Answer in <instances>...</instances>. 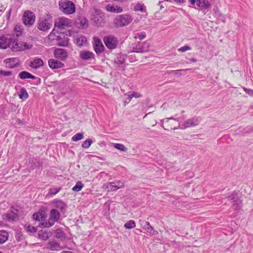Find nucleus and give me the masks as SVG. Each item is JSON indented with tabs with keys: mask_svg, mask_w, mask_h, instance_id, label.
Wrapping results in <instances>:
<instances>
[{
	"mask_svg": "<svg viewBox=\"0 0 253 253\" xmlns=\"http://www.w3.org/2000/svg\"><path fill=\"white\" fill-rule=\"evenodd\" d=\"M94 24L97 27H102L105 24V16L101 10L95 6L89 10Z\"/></svg>",
	"mask_w": 253,
	"mask_h": 253,
	"instance_id": "obj_1",
	"label": "nucleus"
},
{
	"mask_svg": "<svg viewBox=\"0 0 253 253\" xmlns=\"http://www.w3.org/2000/svg\"><path fill=\"white\" fill-rule=\"evenodd\" d=\"M59 10L66 15L75 13L76 7L75 4L69 0H61L58 2Z\"/></svg>",
	"mask_w": 253,
	"mask_h": 253,
	"instance_id": "obj_2",
	"label": "nucleus"
},
{
	"mask_svg": "<svg viewBox=\"0 0 253 253\" xmlns=\"http://www.w3.org/2000/svg\"><path fill=\"white\" fill-rule=\"evenodd\" d=\"M60 217L59 211L55 209L51 210L49 213V218L47 220L41 223V225L44 228H49L57 222Z\"/></svg>",
	"mask_w": 253,
	"mask_h": 253,
	"instance_id": "obj_3",
	"label": "nucleus"
},
{
	"mask_svg": "<svg viewBox=\"0 0 253 253\" xmlns=\"http://www.w3.org/2000/svg\"><path fill=\"white\" fill-rule=\"evenodd\" d=\"M132 18L128 14H122L117 16L113 20V25L116 28L127 26L132 21Z\"/></svg>",
	"mask_w": 253,
	"mask_h": 253,
	"instance_id": "obj_4",
	"label": "nucleus"
},
{
	"mask_svg": "<svg viewBox=\"0 0 253 253\" xmlns=\"http://www.w3.org/2000/svg\"><path fill=\"white\" fill-rule=\"evenodd\" d=\"M32 44H27L26 42H18L16 40L12 39L11 43H10V48L13 51H19L25 49L31 48Z\"/></svg>",
	"mask_w": 253,
	"mask_h": 253,
	"instance_id": "obj_5",
	"label": "nucleus"
},
{
	"mask_svg": "<svg viewBox=\"0 0 253 253\" xmlns=\"http://www.w3.org/2000/svg\"><path fill=\"white\" fill-rule=\"evenodd\" d=\"M124 187V184L120 180L109 182L102 186V189L108 191H114Z\"/></svg>",
	"mask_w": 253,
	"mask_h": 253,
	"instance_id": "obj_6",
	"label": "nucleus"
},
{
	"mask_svg": "<svg viewBox=\"0 0 253 253\" xmlns=\"http://www.w3.org/2000/svg\"><path fill=\"white\" fill-rule=\"evenodd\" d=\"M103 40L106 46L109 49H115L119 42L118 39L112 35L104 37Z\"/></svg>",
	"mask_w": 253,
	"mask_h": 253,
	"instance_id": "obj_7",
	"label": "nucleus"
},
{
	"mask_svg": "<svg viewBox=\"0 0 253 253\" xmlns=\"http://www.w3.org/2000/svg\"><path fill=\"white\" fill-rule=\"evenodd\" d=\"M54 25L58 29H66L71 26L72 21L66 17H61L56 20Z\"/></svg>",
	"mask_w": 253,
	"mask_h": 253,
	"instance_id": "obj_8",
	"label": "nucleus"
},
{
	"mask_svg": "<svg viewBox=\"0 0 253 253\" xmlns=\"http://www.w3.org/2000/svg\"><path fill=\"white\" fill-rule=\"evenodd\" d=\"M22 19L23 23L26 26L29 27L34 23L35 21V16L32 11L27 10L24 12Z\"/></svg>",
	"mask_w": 253,
	"mask_h": 253,
	"instance_id": "obj_9",
	"label": "nucleus"
},
{
	"mask_svg": "<svg viewBox=\"0 0 253 253\" xmlns=\"http://www.w3.org/2000/svg\"><path fill=\"white\" fill-rule=\"evenodd\" d=\"M48 38L51 41H58L57 44L60 46H66L69 43L68 39H67L62 40V37L60 35H55L52 32L48 35Z\"/></svg>",
	"mask_w": 253,
	"mask_h": 253,
	"instance_id": "obj_10",
	"label": "nucleus"
},
{
	"mask_svg": "<svg viewBox=\"0 0 253 253\" xmlns=\"http://www.w3.org/2000/svg\"><path fill=\"white\" fill-rule=\"evenodd\" d=\"M227 198L229 201L233 203L232 206L235 210H237L241 207L242 202L238 198L236 193H232L230 196L228 197Z\"/></svg>",
	"mask_w": 253,
	"mask_h": 253,
	"instance_id": "obj_11",
	"label": "nucleus"
},
{
	"mask_svg": "<svg viewBox=\"0 0 253 253\" xmlns=\"http://www.w3.org/2000/svg\"><path fill=\"white\" fill-rule=\"evenodd\" d=\"M141 227L147 233L152 234L153 235H158V232L154 230V228L150 225L148 221H144L140 220Z\"/></svg>",
	"mask_w": 253,
	"mask_h": 253,
	"instance_id": "obj_12",
	"label": "nucleus"
},
{
	"mask_svg": "<svg viewBox=\"0 0 253 253\" xmlns=\"http://www.w3.org/2000/svg\"><path fill=\"white\" fill-rule=\"evenodd\" d=\"M93 47L97 54H100L103 52L105 48L101 41L97 37L94 38Z\"/></svg>",
	"mask_w": 253,
	"mask_h": 253,
	"instance_id": "obj_13",
	"label": "nucleus"
},
{
	"mask_svg": "<svg viewBox=\"0 0 253 253\" xmlns=\"http://www.w3.org/2000/svg\"><path fill=\"white\" fill-rule=\"evenodd\" d=\"M54 55L56 58L61 60H65L68 57L67 52L62 48H56L54 50Z\"/></svg>",
	"mask_w": 253,
	"mask_h": 253,
	"instance_id": "obj_14",
	"label": "nucleus"
},
{
	"mask_svg": "<svg viewBox=\"0 0 253 253\" xmlns=\"http://www.w3.org/2000/svg\"><path fill=\"white\" fill-rule=\"evenodd\" d=\"M18 213L17 211L16 212L14 211H11L2 215V218L4 220H6L8 221H15L18 219Z\"/></svg>",
	"mask_w": 253,
	"mask_h": 253,
	"instance_id": "obj_15",
	"label": "nucleus"
},
{
	"mask_svg": "<svg viewBox=\"0 0 253 253\" xmlns=\"http://www.w3.org/2000/svg\"><path fill=\"white\" fill-rule=\"evenodd\" d=\"M199 123V120L197 118H192L188 119L185 121L182 124V128H186L188 127L195 126H197Z\"/></svg>",
	"mask_w": 253,
	"mask_h": 253,
	"instance_id": "obj_16",
	"label": "nucleus"
},
{
	"mask_svg": "<svg viewBox=\"0 0 253 253\" xmlns=\"http://www.w3.org/2000/svg\"><path fill=\"white\" fill-rule=\"evenodd\" d=\"M51 27V24L48 20L44 19H40L39 21L38 28L42 31H47Z\"/></svg>",
	"mask_w": 253,
	"mask_h": 253,
	"instance_id": "obj_17",
	"label": "nucleus"
},
{
	"mask_svg": "<svg viewBox=\"0 0 253 253\" xmlns=\"http://www.w3.org/2000/svg\"><path fill=\"white\" fill-rule=\"evenodd\" d=\"M80 57L83 60H90L94 58V54L90 51L83 50L80 52Z\"/></svg>",
	"mask_w": 253,
	"mask_h": 253,
	"instance_id": "obj_18",
	"label": "nucleus"
},
{
	"mask_svg": "<svg viewBox=\"0 0 253 253\" xmlns=\"http://www.w3.org/2000/svg\"><path fill=\"white\" fill-rule=\"evenodd\" d=\"M150 44L147 42H143L141 47L136 46V47L133 48L132 51L134 52L142 53L148 52L149 50Z\"/></svg>",
	"mask_w": 253,
	"mask_h": 253,
	"instance_id": "obj_19",
	"label": "nucleus"
},
{
	"mask_svg": "<svg viewBox=\"0 0 253 253\" xmlns=\"http://www.w3.org/2000/svg\"><path fill=\"white\" fill-rule=\"evenodd\" d=\"M12 38H7L4 36L0 37V47L2 49H6L7 47H10V43L12 42Z\"/></svg>",
	"mask_w": 253,
	"mask_h": 253,
	"instance_id": "obj_20",
	"label": "nucleus"
},
{
	"mask_svg": "<svg viewBox=\"0 0 253 253\" xmlns=\"http://www.w3.org/2000/svg\"><path fill=\"white\" fill-rule=\"evenodd\" d=\"M48 65L51 68L54 69L61 68L64 66V64L61 61L54 59H50L48 60Z\"/></svg>",
	"mask_w": 253,
	"mask_h": 253,
	"instance_id": "obj_21",
	"label": "nucleus"
},
{
	"mask_svg": "<svg viewBox=\"0 0 253 253\" xmlns=\"http://www.w3.org/2000/svg\"><path fill=\"white\" fill-rule=\"evenodd\" d=\"M53 206L59 209L61 211L65 210L67 205L60 200H54L52 201Z\"/></svg>",
	"mask_w": 253,
	"mask_h": 253,
	"instance_id": "obj_22",
	"label": "nucleus"
},
{
	"mask_svg": "<svg viewBox=\"0 0 253 253\" xmlns=\"http://www.w3.org/2000/svg\"><path fill=\"white\" fill-rule=\"evenodd\" d=\"M46 248L50 251H55L60 250V246L59 243L55 241H50L46 245Z\"/></svg>",
	"mask_w": 253,
	"mask_h": 253,
	"instance_id": "obj_23",
	"label": "nucleus"
},
{
	"mask_svg": "<svg viewBox=\"0 0 253 253\" xmlns=\"http://www.w3.org/2000/svg\"><path fill=\"white\" fill-rule=\"evenodd\" d=\"M19 59L17 58H8L4 60L5 63L10 68H13L19 64Z\"/></svg>",
	"mask_w": 253,
	"mask_h": 253,
	"instance_id": "obj_24",
	"label": "nucleus"
},
{
	"mask_svg": "<svg viewBox=\"0 0 253 253\" xmlns=\"http://www.w3.org/2000/svg\"><path fill=\"white\" fill-rule=\"evenodd\" d=\"M105 9L109 12L113 13H121L123 11V8L120 6H114L110 4H108L106 6Z\"/></svg>",
	"mask_w": 253,
	"mask_h": 253,
	"instance_id": "obj_25",
	"label": "nucleus"
},
{
	"mask_svg": "<svg viewBox=\"0 0 253 253\" xmlns=\"http://www.w3.org/2000/svg\"><path fill=\"white\" fill-rule=\"evenodd\" d=\"M43 64L44 63L42 59L40 58H36L31 62L30 66L33 68L38 69L43 66Z\"/></svg>",
	"mask_w": 253,
	"mask_h": 253,
	"instance_id": "obj_26",
	"label": "nucleus"
},
{
	"mask_svg": "<svg viewBox=\"0 0 253 253\" xmlns=\"http://www.w3.org/2000/svg\"><path fill=\"white\" fill-rule=\"evenodd\" d=\"M126 60V56L122 53H119L116 55V57L114 59V62L115 63L119 65L123 64Z\"/></svg>",
	"mask_w": 253,
	"mask_h": 253,
	"instance_id": "obj_27",
	"label": "nucleus"
},
{
	"mask_svg": "<svg viewBox=\"0 0 253 253\" xmlns=\"http://www.w3.org/2000/svg\"><path fill=\"white\" fill-rule=\"evenodd\" d=\"M170 120H172V122L171 123H170V125L171 126H173V124L174 123H176V120L174 119L173 117L168 118L165 119L163 120H162V121L163 123L165 122V123H169L170 122ZM163 126V128H164L166 130H169V129H176L177 128L175 126H173V127H172V126H171L169 127L168 126H167L166 128H165L164 127V126Z\"/></svg>",
	"mask_w": 253,
	"mask_h": 253,
	"instance_id": "obj_28",
	"label": "nucleus"
},
{
	"mask_svg": "<svg viewBox=\"0 0 253 253\" xmlns=\"http://www.w3.org/2000/svg\"><path fill=\"white\" fill-rule=\"evenodd\" d=\"M197 4L203 9H208L211 7V4L208 0H198Z\"/></svg>",
	"mask_w": 253,
	"mask_h": 253,
	"instance_id": "obj_29",
	"label": "nucleus"
},
{
	"mask_svg": "<svg viewBox=\"0 0 253 253\" xmlns=\"http://www.w3.org/2000/svg\"><path fill=\"white\" fill-rule=\"evenodd\" d=\"M18 76L21 79H31L34 80L36 77L26 71H22L19 73Z\"/></svg>",
	"mask_w": 253,
	"mask_h": 253,
	"instance_id": "obj_30",
	"label": "nucleus"
},
{
	"mask_svg": "<svg viewBox=\"0 0 253 253\" xmlns=\"http://www.w3.org/2000/svg\"><path fill=\"white\" fill-rule=\"evenodd\" d=\"M86 40L84 36H78L75 39V42L78 46H83L86 42Z\"/></svg>",
	"mask_w": 253,
	"mask_h": 253,
	"instance_id": "obj_31",
	"label": "nucleus"
},
{
	"mask_svg": "<svg viewBox=\"0 0 253 253\" xmlns=\"http://www.w3.org/2000/svg\"><path fill=\"white\" fill-rule=\"evenodd\" d=\"M9 237L8 232L5 230L0 231V245L4 243Z\"/></svg>",
	"mask_w": 253,
	"mask_h": 253,
	"instance_id": "obj_32",
	"label": "nucleus"
},
{
	"mask_svg": "<svg viewBox=\"0 0 253 253\" xmlns=\"http://www.w3.org/2000/svg\"><path fill=\"white\" fill-rule=\"evenodd\" d=\"M38 236L39 238L44 241L48 240L49 238V234L43 230H41L39 232Z\"/></svg>",
	"mask_w": 253,
	"mask_h": 253,
	"instance_id": "obj_33",
	"label": "nucleus"
},
{
	"mask_svg": "<svg viewBox=\"0 0 253 253\" xmlns=\"http://www.w3.org/2000/svg\"><path fill=\"white\" fill-rule=\"evenodd\" d=\"M19 97L21 99H26L29 97L28 93L24 87H22L20 89Z\"/></svg>",
	"mask_w": 253,
	"mask_h": 253,
	"instance_id": "obj_34",
	"label": "nucleus"
},
{
	"mask_svg": "<svg viewBox=\"0 0 253 253\" xmlns=\"http://www.w3.org/2000/svg\"><path fill=\"white\" fill-rule=\"evenodd\" d=\"M134 10L135 11L145 12L146 7L143 4L137 3L134 7Z\"/></svg>",
	"mask_w": 253,
	"mask_h": 253,
	"instance_id": "obj_35",
	"label": "nucleus"
},
{
	"mask_svg": "<svg viewBox=\"0 0 253 253\" xmlns=\"http://www.w3.org/2000/svg\"><path fill=\"white\" fill-rule=\"evenodd\" d=\"M61 190V187L52 188L49 190L47 196H53L58 193Z\"/></svg>",
	"mask_w": 253,
	"mask_h": 253,
	"instance_id": "obj_36",
	"label": "nucleus"
},
{
	"mask_svg": "<svg viewBox=\"0 0 253 253\" xmlns=\"http://www.w3.org/2000/svg\"><path fill=\"white\" fill-rule=\"evenodd\" d=\"M136 226L135 222L133 220H130L127 222H126L125 225L124 227L126 229H130L134 228Z\"/></svg>",
	"mask_w": 253,
	"mask_h": 253,
	"instance_id": "obj_37",
	"label": "nucleus"
},
{
	"mask_svg": "<svg viewBox=\"0 0 253 253\" xmlns=\"http://www.w3.org/2000/svg\"><path fill=\"white\" fill-rule=\"evenodd\" d=\"M22 28L19 26L16 25L14 28V36L15 35V37L18 38L22 35Z\"/></svg>",
	"mask_w": 253,
	"mask_h": 253,
	"instance_id": "obj_38",
	"label": "nucleus"
},
{
	"mask_svg": "<svg viewBox=\"0 0 253 253\" xmlns=\"http://www.w3.org/2000/svg\"><path fill=\"white\" fill-rule=\"evenodd\" d=\"M113 146L117 149H118L122 152H126L127 148L123 144L114 143Z\"/></svg>",
	"mask_w": 253,
	"mask_h": 253,
	"instance_id": "obj_39",
	"label": "nucleus"
},
{
	"mask_svg": "<svg viewBox=\"0 0 253 253\" xmlns=\"http://www.w3.org/2000/svg\"><path fill=\"white\" fill-rule=\"evenodd\" d=\"M84 184L81 181H78L76 185L73 187L72 190L75 192H79L82 190Z\"/></svg>",
	"mask_w": 253,
	"mask_h": 253,
	"instance_id": "obj_40",
	"label": "nucleus"
},
{
	"mask_svg": "<svg viewBox=\"0 0 253 253\" xmlns=\"http://www.w3.org/2000/svg\"><path fill=\"white\" fill-rule=\"evenodd\" d=\"M33 217L34 220L40 221L44 218V214L40 212H36L33 214Z\"/></svg>",
	"mask_w": 253,
	"mask_h": 253,
	"instance_id": "obj_41",
	"label": "nucleus"
},
{
	"mask_svg": "<svg viewBox=\"0 0 253 253\" xmlns=\"http://www.w3.org/2000/svg\"><path fill=\"white\" fill-rule=\"evenodd\" d=\"M84 138V133H78L74 135L72 137V140L73 141H78Z\"/></svg>",
	"mask_w": 253,
	"mask_h": 253,
	"instance_id": "obj_42",
	"label": "nucleus"
},
{
	"mask_svg": "<svg viewBox=\"0 0 253 253\" xmlns=\"http://www.w3.org/2000/svg\"><path fill=\"white\" fill-rule=\"evenodd\" d=\"M188 69H180V70H172L169 72V74H173L175 75H176L178 77L181 76L182 75V72H185L187 71Z\"/></svg>",
	"mask_w": 253,
	"mask_h": 253,
	"instance_id": "obj_43",
	"label": "nucleus"
},
{
	"mask_svg": "<svg viewBox=\"0 0 253 253\" xmlns=\"http://www.w3.org/2000/svg\"><path fill=\"white\" fill-rule=\"evenodd\" d=\"M92 143V141L90 139H88L84 141L82 145V146L85 149L88 148L91 144Z\"/></svg>",
	"mask_w": 253,
	"mask_h": 253,
	"instance_id": "obj_44",
	"label": "nucleus"
},
{
	"mask_svg": "<svg viewBox=\"0 0 253 253\" xmlns=\"http://www.w3.org/2000/svg\"><path fill=\"white\" fill-rule=\"evenodd\" d=\"M124 96L125 97L124 104L125 106H126L131 101L132 98L130 96L129 94L125 93Z\"/></svg>",
	"mask_w": 253,
	"mask_h": 253,
	"instance_id": "obj_45",
	"label": "nucleus"
},
{
	"mask_svg": "<svg viewBox=\"0 0 253 253\" xmlns=\"http://www.w3.org/2000/svg\"><path fill=\"white\" fill-rule=\"evenodd\" d=\"M191 49V47L190 46L185 45L184 46L179 48L178 49V51L179 52H185L187 50H190Z\"/></svg>",
	"mask_w": 253,
	"mask_h": 253,
	"instance_id": "obj_46",
	"label": "nucleus"
},
{
	"mask_svg": "<svg viewBox=\"0 0 253 253\" xmlns=\"http://www.w3.org/2000/svg\"><path fill=\"white\" fill-rule=\"evenodd\" d=\"M12 73L11 71L0 70V75L1 76L4 77L10 76L12 75Z\"/></svg>",
	"mask_w": 253,
	"mask_h": 253,
	"instance_id": "obj_47",
	"label": "nucleus"
},
{
	"mask_svg": "<svg viewBox=\"0 0 253 253\" xmlns=\"http://www.w3.org/2000/svg\"><path fill=\"white\" fill-rule=\"evenodd\" d=\"M81 25L83 27H87L88 26V21L86 18H84L80 21Z\"/></svg>",
	"mask_w": 253,
	"mask_h": 253,
	"instance_id": "obj_48",
	"label": "nucleus"
},
{
	"mask_svg": "<svg viewBox=\"0 0 253 253\" xmlns=\"http://www.w3.org/2000/svg\"><path fill=\"white\" fill-rule=\"evenodd\" d=\"M26 230L27 231L30 232L32 233H34L37 231L36 228H35L34 227H33L32 226H30V225L26 226Z\"/></svg>",
	"mask_w": 253,
	"mask_h": 253,
	"instance_id": "obj_49",
	"label": "nucleus"
},
{
	"mask_svg": "<svg viewBox=\"0 0 253 253\" xmlns=\"http://www.w3.org/2000/svg\"><path fill=\"white\" fill-rule=\"evenodd\" d=\"M244 90L248 93L250 96H253V90L252 89L243 87Z\"/></svg>",
	"mask_w": 253,
	"mask_h": 253,
	"instance_id": "obj_50",
	"label": "nucleus"
},
{
	"mask_svg": "<svg viewBox=\"0 0 253 253\" xmlns=\"http://www.w3.org/2000/svg\"><path fill=\"white\" fill-rule=\"evenodd\" d=\"M130 96L131 97L139 98L141 97V95L137 92H133L131 94H129Z\"/></svg>",
	"mask_w": 253,
	"mask_h": 253,
	"instance_id": "obj_51",
	"label": "nucleus"
},
{
	"mask_svg": "<svg viewBox=\"0 0 253 253\" xmlns=\"http://www.w3.org/2000/svg\"><path fill=\"white\" fill-rule=\"evenodd\" d=\"M56 237L60 238L62 236L63 232L61 229H58L55 231Z\"/></svg>",
	"mask_w": 253,
	"mask_h": 253,
	"instance_id": "obj_52",
	"label": "nucleus"
},
{
	"mask_svg": "<svg viewBox=\"0 0 253 253\" xmlns=\"http://www.w3.org/2000/svg\"><path fill=\"white\" fill-rule=\"evenodd\" d=\"M138 37L140 40H142L146 38V35L144 32H142L138 35Z\"/></svg>",
	"mask_w": 253,
	"mask_h": 253,
	"instance_id": "obj_53",
	"label": "nucleus"
},
{
	"mask_svg": "<svg viewBox=\"0 0 253 253\" xmlns=\"http://www.w3.org/2000/svg\"><path fill=\"white\" fill-rule=\"evenodd\" d=\"M11 9H10L8 12H7V18L8 19H9L10 18V14H11Z\"/></svg>",
	"mask_w": 253,
	"mask_h": 253,
	"instance_id": "obj_54",
	"label": "nucleus"
},
{
	"mask_svg": "<svg viewBox=\"0 0 253 253\" xmlns=\"http://www.w3.org/2000/svg\"><path fill=\"white\" fill-rule=\"evenodd\" d=\"M173 0L177 3H184L185 1V0Z\"/></svg>",
	"mask_w": 253,
	"mask_h": 253,
	"instance_id": "obj_55",
	"label": "nucleus"
},
{
	"mask_svg": "<svg viewBox=\"0 0 253 253\" xmlns=\"http://www.w3.org/2000/svg\"><path fill=\"white\" fill-rule=\"evenodd\" d=\"M4 205V206L5 207L6 206L7 203L5 202H3L0 204V209H1L2 205Z\"/></svg>",
	"mask_w": 253,
	"mask_h": 253,
	"instance_id": "obj_56",
	"label": "nucleus"
},
{
	"mask_svg": "<svg viewBox=\"0 0 253 253\" xmlns=\"http://www.w3.org/2000/svg\"><path fill=\"white\" fill-rule=\"evenodd\" d=\"M190 60L193 62H197V59L194 58H192L190 59Z\"/></svg>",
	"mask_w": 253,
	"mask_h": 253,
	"instance_id": "obj_57",
	"label": "nucleus"
},
{
	"mask_svg": "<svg viewBox=\"0 0 253 253\" xmlns=\"http://www.w3.org/2000/svg\"><path fill=\"white\" fill-rule=\"evenodd\" d=\"M150 114V113H148L147 114H146L144 117H145L146 116H147L148 114Z\"/></svg>",
	"mask_w": 253,
	"mask_h": 253,
	"instance_id": "obj_58",
	"label": "nucleus"
},
{
	"mask_svg": "<svg viewBox=\"0 0 253 253\" xmlns=\"http://www.w3.org/2000/svg\"><path fill=\"white\" fill-rule=\"evenodd\" d=\"M251 108L253 109V104L251 106Z\"/></svg>",
	"mask_w": 253,
	"mask_h": 253,
	"instance_id": "obj_59",
	"label": "nucleus"
},
{
	"mask_svg": "<svg viewBox=\"0 0 253 253\" xmlns=\"http://www.w3.org/2000/svg\"><path fill=\"white\" fill-rule=\"evenodd\" d=\"M0 253H2V252H0Z\"/></svg>",
	"mask_w": 253,
	"mask_h": 253,
	"instance_id": "obj_60",
	"label": "nucleus"
}]
</instances>
